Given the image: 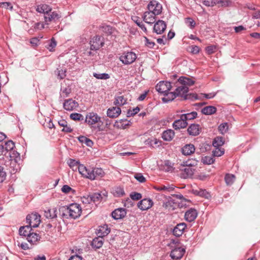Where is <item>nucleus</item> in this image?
I'll list each match as a JSON object with an SVG mask.
<instances>
[{
	"label": "nucleus",
	"mask_w": 260,
	"mask_h": 260,
	"mask_svg": "<svg viewBox=\"0 0 260 260\" xmlns=\"http://www.w3.org/2000/svg\"><path fill=\"white\" fill-rule=\"evenodd\" d=\"M59 212L63 218L76 219L80 216L82 210L79 204L74 203L69 206L60 207L59 208Z\"/></svg>",
	"instance_id": "nucleus-1"
},
{
	"label": "nucleus",
	"mask_w": 260,
	"mask_h": 260,
	"mask_svg": "<svg viewBox=\"0 0 260 260\" xmlns=\"http://www.w3.org/2000/svg\"><path fill=\"white\" fill-rule=\"evenodd\" d=\"M187 88L183 87L182 86H178L176 87L175 91L173 92L168 91L164 94L165 96L162 98V101L164 103H168L173 101L176 96H180L184 92H186Z\"/></svg>",
	"instance_id": "nucleus-2"
},
{
	"label": "nucleus",
	"mask_w": 260,
	"mask_h": 260,
	"mask_svg": "<svg viewBox=\"0 0 260 260\" xmlns=\"http://www.w3.org/2000/svg\"><path fill=\"white\" fill-rule=\"evenodd\" d=\"M85 172L83 173V177L89 179L91 180L96 179L97 178H101L104 176L105 173L101 168H95L89 169L86 167Z\"/></svg>",
	"instance_id": "nucleus-3"
},
{
	"label": "nucleus",
	"mask_w": 260,
	"mask_h": 260,
	"mask_svg": "<svg viewBox=\"0 0 260 260\" xmlns=\"http://www.w3.org/2000/svg\"><path fill=\"white\" fill-rule=\"evenodd\" d=\"M90 50H98L105 44L104 38L101 36H95L90 41Z\"/></svg>",
	"instance_id": "nucleus-4"
},
{
	"label": "nucleus",
	"mask_w": 260,
	"mask_h": 260,
	"mask_svg": "<svg viewBox=\"0 0 260 260\" xmlns=\"http://www.w3.org/2000/svg\"><path fill=\"white\" fill-rule=\"evenodd\" d=\"M26 220L31 228H37L41 222V216L37 213H32L26 216Z\"/></svg>",
	"instance_id": "nucleus-5"
},
{
	"label": "nucleus",
	"mask_w": 260,
	"mask_h": 260,
	"mask_svg": "<svg viewBox=\"0 0 260 260\" xmlns=\"http://www.w3.org/2000/svg\"><path fill=\"white\" fill-rule=\"evenodd\" d=\"M137 58L136 54L132 51L124 52L120 56V61L124 64H130Z\"/></svg>",
	"instance_id": "nucleus-6"
},
{
	"label": "nucleus",
	"mask_w": 260,
	"mask_h": 260,
	"mask_svg": "<svg viewBox=\"0 0 260 260\" xmlns=\"http://www.w3.org/2000/svg\"><path fill=\"white\" fill-rule=\"evenodd\" d=\"M68 164L73 171H76L78 170L79 173L82 176H83V173L85 172V166L83 165L80 164L79 161H76L73 159H70L68 161Z\"/></svg>",
	"instance_id": "nucleus-7"
},
{
	"label": "nucleus",
	"mask_w": 260,
	"mask_h": 260,
	"mask_svg": "<svg viewBox=\"0 0 260 260\" xmlns=\"http://www.w3.org/2000/svg\"><path fill=\"white\" fill-rule=\"evenodd\" d=\"M172 83L167 81H160L155 86L156 90L160 93L165 94L173 87Z\"/></svg>",
	"instance_id": "nucleus-8"
},
{
	"label": "nucleus",
	"mask_w": 260,
	"mask_h": 260,
	"mask_svg": "<svg viewBox=\"0 0 260 260\" xmlns=\"http://www.w3.org/2000/svg\"><path fill=\"white\" fill-rule=\"evenodd\" d=\"M148 9L154 15H158L162 12V6L158 2L152 1L148 5Z\"/></svg>",
	"instance_id": "nucleus-9"
},
{
	"label": "nucleus",
	"mask_w": 260,
	"mask_h": 260,
	"mask_svg": "<svg viewBox=\"0 0 260 260\" xmlns=\"http://www.w3.org/2000/svg\"><path fill=\"white\" fill-rule=\"evenodd\" d=\"M44 17L45 22L48 24L52 22H56L60 18V16L56 12H52L50 10L48 13H45Z\"/></svg>",
	"instance_id": "nucleus-10"
},
{
	"label": "nucleus",
	"mask_w": 260,
	"mask_h": 260,
	"mask_svg": "<svg viewBox=\"0 0 260 260\" xmlns=\"http://www.w3.org/2000/svg\"><path fill=\"white\" fill-rule=\"evenodd\" d=\"M153 205V202L150 199H144L138 203V207L142 211L147 210Z\"/></svg>",
	"instance_id": "nucleus-11"
},
{
	"label": "nucleus",
	"mask_w": 260,
	"mask_h": 260,
	"mask_svg": "<svg viewBox=\"0 0 260 260\" xmlns=\"http://www.w3.org/2000/svg\"><path fill=\"white\" fill-rule=\"evenodd\" d=\"M176 83L177 84L176 85V87L178 86H182L183 87L188 88L187 86L193 85L194 81L187 77H181L178 79Z\"/></svg>",
	"instance_id": "nucleus-12"
},
{
	"label": "nucleus",
	"mask_w": 260,
	"mask_h": 260,
	"mask_svg": "<svg viewBox=\"0 0 260 260\" xmlns=\"http://www.w3.org/2000/svg\"><path fill=\"white\" fill-rule=\"evenodd\" d=\"M101 121V117L96 113L90 112L86 115L85 122L89 125L94 124Z\"/></svg>",
	"instance_id": "nucleus-13"
},
{
	"label": "nucleus",
	"mask_w": 260,
	"mask_h": 260,
	"mask_svg": "<svg viewBox=\"0 0 260 260\" xmlns=\"http://www.w3.org/2000/svg\"><path fill=\"white\" fill-rule=\"evenodd\" d=\"M79 106L78 103L72 99H69L64 101L63 106L67 111H73L76 109Z\"/></svg>",
	"instance_id": "nucleus-14"
},
{
	"label": "nucleus",
	"mask_w": 260,
	"mask_h": 260,
	"mask_svg": "<svg viewBox=\"0 0 260 260\" xmlns=\"http://www.w3.org/2000/svg\"><path fill=\"white\" fill-rule=\"evenodd\" d=\"M167 24L161 20H158L154 24L153 26V31L157 34H161L166 30Z\"/></svg>",
	"instance_id": "nucleus-15"
},
{
	"label": "nucleus",
	"mask_w": 260,
	"mask_h": 260,
	"mask_svg": "<svg viewBox=\"0 0 260 260\" xmlns=\"http://www.w3.org/2000/svg\"><path fill=\"white\" fill-rule=\"evenodd\" d=\"M185 252V250L183 248H175L171 251L170 256L174 259H180L184 255Z\"/></svg>",
	"instance_id": "nucleus-16"
},
{
	"label": "nucleus",
	"mask_w": 260,
	"mask_h": 260,
	"mask_svg": "<svg viewBox=\"0 0 260 260\" xmlns=\"http://www.w3.org/2000/svg\"><path fill=\"white\" fill-rule=\"evenodd\" d=\"M188 123L184 119L182 118V115L180 116V119L176 120L173 123V127L176 129H180L186 127Z\"/></svg>",
	"instance_id": "nucleus-17"
},
{
	"label": "nucleus",
	"mask_w": 260,
	"mask_h": 260,
	"mask_svg": "<svg viewBox=\"0 0 260 260\" xmlns=\"http://www.w3.org/2000/svg\"><path fill=\"white\" fill-rule=\"evenodd\" d=\"M126 214L125 209L122 208H117L112 212V216L115 219H120L124 218Z\"/></svg>",
	"instance_id": "nucleus-18"
},
{
	"label": "nucleus",
	"mask_w": 260,
	"mask_h": 260,
	"mask_svg": "<svg viewBox=\"0 0 260 260\" xmlns=\"http://www.w3.org/2000/svg\"><path fill=\"white\" fill-rule=\"evenodd\" d=\"M201 128L198 124H191L187 128V132L189 135L196 136L200 134Z\"/></svg>",
	"instance_id": "nucleus-19"
},
{
	"label": "nucleus",
	"mask_w": 260,
	"mask_h": 260,
	"mask_svg": "<svg viewBox=\"0 0 260 260\" xmlns=\"http://www.w3.org/2000/svg\"><path fill=\"white\" fill-rule=\"evenodd\" d=\"M197 215V210L191 208L185 212L184 217L187 221L192 222L196 218Z\"/></svg>",
	"instance_id": "nucleus-20"
},
{
	"label": "nucleus",
	"mask_w": 260,
	"mask_h": 260,
	"mask_svg": "<svg viewBox=\"0 0 260 260\" xmlns=\"http://www.w3.org/2000/svg\"><path fill=\"white\" fill-rule=\"evenodd\" d=\"M186 227V225L184 222L177 224V225L173 229V235L176 237L181 236L183 234Z\"/></svg>",
	"instance_id": "nucleus-21"
},
{
	"label": "nucleus",
	"mask_w": 260,
	"mask_h": 260,
	"mask_svg": "<svg viewBox=\"0 0 260 260\" xmlns=\"http://www.w3.org/2000/svg\"><path fill=\"white\" fill-rule=\"evenodd\" d=\"M155 15L152 12H145L144 14L143 20L147 23L152 24L156 21Z\"/></svg>",
	"instance_id": "nucleus-22"
},
{
	"label": "nucleus",
	"mask_w": 260,
	"mask_h": 260,
	"mask_svg": "<svg viewBox=\"0 0 260 260\" xmlns=\"http://www.w3.org/2000/svg\"><path fill=\"white\" fill-rule=\"evenodd\" d=\"M121 109L118 107H113L107 110V116L110 118L117 117L121 113Z\"/></svg>",
	"instance_id": "nucleus-23"
},
{
	"label": "nucleus",
	"mask_w": 260,
	"mask_h": 260,
	"mask_svg": "<svg viewBox=\"0 0 260 260\" xmlns=\"http://www.w3.org/2000/svg\"><path fill=\"white\" fill-rule=\"evenodd\" d=\"M194 151L195 147L191 144H186L181 149V152L184 155H190L193 153Z\"/></svg>",
	"instance_id": "nucleus-24"
},
{
	"label": "nucleus",
	"mask_w": 260,
	"mask_h": 260,
	"mask_svg": "<svg viewBox=\"0 0 260 260\" xmlns=\"http://www.w3.org/2000/svg\"><path fill=\"white\" fill-rule=\"evenodd\" d=\"M130 122L126 119H120L117 120L114 124V126L117 128L125 129L129 126Z\"/></svg>",
	"instance_id": "nucleus-25"
},
{
	"label": "nucleus",
	"mask_w": 260,
	"mask_h": 260,
	"mask_svg": "<svg viewBox=\"0 0 260 260\" xmlns=\"http://www.w3.org/2000/svg\"><path fill=\"white\" fill-rule=\"evenodd\" d=\"M2 143L4 148V155H6L8 151H12L15 147L14 143L11 140L3 142Z\"/></svg>",
	"instance_id": "nucleus-26"
},
{
	"label": "nucleus",
	"mask_w": 260,
	"mask_h": 260,
	"mask_svg": "<svg viewBox=\"0 0 260 260\" xmlns=\"http://www.w3.org/2000/svg\"><path fill=\"white\" fill-rule=\"evenodd\" d=\"M103 238L99 236L98 237L95 238L93 239L91 242V245L92 248L95 249H99L102 247L103 245Z\"/></svg>",
	"instance_id": "nucleus-27"
},
{
	"label": "nucleus",
	"mask_w": 260,
	"mask_h": 260,
	"mask_svg": "<svg viewBox=\"0 0 260 260\" xmlns=\"http://www.w3.org/2000/svg\"><path fill=\"white\" fill-rule=\"evenodd\" d=\"M110 232V229L108 228L107 224H104L102 226H99L98 230V234L99 236L103 238L107 236Z\"/></svg>",
	"instance_id": "nucleus-28"
},
{
	"label": "nucleus",
	"mask_w": 260,
	"mask_h": 260,
	"mask_svg": "<svg viewBox=\"0 0 260 260\" xmlns=\"http://www.w3.org/2000/svg\"><path fill=\"white\" fill-rule=\"evenodd\" d=\"M175 136V133L172 129H168L163 132L162 139L166 141H170L173 139Z\"/></svg>",
	"instance_id": "nucleus-29"
},
{
	"label": "nucleus",
	"mask_w": 260,
	"mask_h": 260,
	"mask_svg": "<svg viewBox=\"0 0 260 260\" xmlns=\"http://www.w3.org/2000/svg\"><path fill=\"white\" fill-rule=\"evenodd\" d=\"M31 230L32 229L30 228V226L27 225L25 226H21L19 228V233L20 236L27 237L31 233Z\"/></svg>",
	"instance_id": "nucleus-30"
},
{
	"label": "nucleus",
	"mask_w": 260,
	"mask_h": 260,
	"mask_svg": "<svg viewBox=\"0 0 260 260\" xmlns=\"http://www.w3.org/2000/svg\"><path fill=\"white\" fill-rule=\"evenodd\" d=\"M188 91V88L186 92H184L182 94H181V97L183 98V100H190L191 101H194L198 99V95L195 93H190L187 94Z\"/></svg>",
	"instance_id": "nucleus-31"
},
{
	"label": "nucleus",
	"mask_w": 260,
	"mask_h": 260,
	"mask_svg": "<svg viewBox=\"0 0 260 260\" xmlns=\"http://www.w3.org/2000/svg\"><path fill=\"white\" fill-rule=\"evenodd\" d=\"M216 108L213 106H208L202 109V113L205 115H212L216 112Z\"/></svg>",
	"instance_id": "nucleus-32"
},
{
	"label": "nucleus",
	"mask_w": 260,
	"mask_h": 260,
	"mask_svg": "<svg viewBox=\"0 0 260 260\" xmlns=\"http://www.w3.org/2000/svg\"><path fill=\"white\" fill-rule=\"evenodd\" d=\"M194 170V169L189 167H186V168L182 170V177L184 178L191 177L193 175Z\"/></svg>",
	"instance_id": "nucleus-33"
},
{
	"label": "nucleus",
	"mask_w": 260,
	"mask_h": 260,
	"mask_svg": "<svg viewBox=\"0 0 260 260\" xmlns=\"http://www.w3.org/2000/svg\"><path fill=\"white\" fill-rule=\"evenodd\" d=\"M175 188L173 185H161L156 188L158 191H164L166 192H171L173 191Z\"/></svg>",
	"instance_id": "nucleus-34"
},
{
	"label": "nucleus",
	"mask_w": 260,
	"mask_h": 260,
	"mask_svg": "<svg viewBox=\"0 0 260 260\" xmlns=\"http://www.w3.org/2000/svg\"><path fill=\"white\" fill-rule=\"evenodd\" d=\"M78 139L80 142L85 144L87 146L92 147L93 145V143L92 141L85 136H79Z\"/></svg>",
	"instance_id": "nucleus-35"
},
{
	"label": "nucleus",
	"mask_w": 260,
	"mask_h": 260,
	"mask_svg": "<svg viewBox=\"0 0 260 260\" xmlns=\"http://www.w3.org/2000/svg\"><path fill=\"white\" fill-rule=\"evenodd\" d=\"M90 196L92 203L94 204L100 203L103 198L101 194L98 192L91 193Z\"/></svg>",
	"instance_id": "nucleus-36"
},
{
	"label": "nucleus",
	"mask_w": 260,
	"mask_h": 260,
	"mask_svg": "<svg viewBox=\"0 0 260 260\" xmlns=\"http://www.w3.org/2000/svg\"><path fill=\"white\" fill-rule=\"evenodd\" d=\"M40 238L39 235L36 233H30L27 237V240L30 243L34 244L36 242H37Z\"/></svg>",
	"instance_id": "nucleus-37"
},
{
	"label": "nucleus",
	"mask_w": 260,
	"mask_h": 260,
	"mask_svg": "<svg viewBox=\"0 0 260 260\" xmlns=\"http://www.w3.org/2000/svg\"><path fill=\"white\" fill-rule=\"evenodd\" d=\"M44 216L47 218H54L56 217V209L54 208L45 211Z\"/></svg>",
	"instance_id": "nucleus-38"
},
{
	"label": "nucleus",
	"mask_w": 260,
	"mask_h": 260,
	"mask_svg": "<svg viewBox=\"0 0 260 260\" xmlns=\"http://www.w3.org/2000/svg\"><path fill=\"white\" fill-rule=\"evenodd\" d=\"M71 92V88L69 86H61L60 96L63 98L67 97Z\"/></svg>",
	"instance_id": "nucleus-39"
},
{
	"label": "nucleus",
	"mask_w": 260,
	"mask_h": 260,
	"mask_svg": "<svg viewBox=\"0 0 260 260\" xmlns=\"http://www.w3.org/2000/svg\"><path fill=\"white\" fill-rule=\"evenodd\" d=\"M182 115V118H184L185 121L187 122V120H192L195 119L197 117V113L196 112H192L187 114H183Z\"/></svg>",
	"instance_id": "nucleus-40"
},
{
	"label": "nucleus",
	"mask_w": 260,
	"mask_h": 260,
	"mask_svg": "<svg viewBox=\"0 0 260 260\" xmlns=\"http://www.w3.org/2000/svg\"><path fill=\"white\" fill-rule=\"evenodd\" d=\"M224 141L221 137H216L213 141V146L214 147H219L224 144Z\"/></svg>",
	"instance_id": "nucleus-41"
},
{
	"label": "nucleus",
	"mask_w": 260,
	"mask_h": 260,
	"mask_svg": "<svg viewBox=\"0 0 260 260\" xmlns=\"http://www.w3.org/2000/svg\"><path fill=\"white\" fill-rule=\"evenodd\" d=\"M132 20L139 26L144 32L147 31V28L145 25L141 21L140 18L137 16H134L132 17Z\"/></svg>",
	"instance_id": "nucleus-42"
},
{
	"label": "nucleus",
	"mask_w": 260,
	"mask_h": 260,
	"mask_svg": "<svg viewBox=\"0 0 260 260\" xmlns=\"http://www.w3.org/2000/svg\"><path fill=\"white\" fill-rule=\"evenodd\" d=\"M224 180L228 185H231L234 182L235 176L233 174H227L225 176Z\"/></svg>",
	"instance_id": "nucleus-43"
},
{
	"label": "nucleus",
	"mask_w": 260,
	"mask_h": 260,
	"mask_svg": "<svg viewBox=\"0 0 260 260\" xmlns=\"http://www.w3.org/2000/svg\"><path fill=\"white\" fill-rule=\"evenodd\" d=\"M126 100L124 98L123 96H118L115 98L114 104L116 106H122L126 104Z\"/></svg>",
	"instance_id": "nucleus-44"
},
{
	"label": "nucleus",
	"mask_w": 260,
	"mask_h": 260,
	"mask_svg": "<svg viewBox=\"0 0 260 260\" xmlns=\"http://www.w3.org/2000/svg\"><path fill=\"white\" fill-rule=\"evenodd\" d=\"M50 10L51 9L47 5L38 6L37 8V11L39 13H44V16L45 13H48Z\"/></svg>",
	"instance_id": "nucleus-45"
},
{
	"label": "nucleus",
	"mask_w": 260,
	"mask_h": 260,
	"mask_svg": "<svg viewBox=\"0 0 260 260\" xmlns=\"http://www.w3.org/2000/svg\"><path fill=\"white\" fill-rule=\"evenodd\" d=\"M229 124L227 122H224L220 124L218 126V130L222 134H224L228 131Z\"/></svg>",
	"instance_id": "nucleus-46"
},
{
	"label": "nucleus",
	"mask_w": 260,
	"mask_h": 260,
	"mask_svg": "<svg viewBox=\"0 0 260 260\" xmlns=\"http://www.w3.org/2000/svg\"><path fill=\"white\" fill-rule=\"evenodd\" d=\"M101 28L102 31L107 35H111L114 30L113 27L110 25H103Z\"/></svg>",
	"instance_id": "nucleus-47"
},
{
	"label": "nucleus",
	"mask_w": 260,
	"mask_h": 260,
	"mask_svg": "<svg viewBox=\"0 0 260 260\" xmlns=\"http://www.w3.org/2000/svg\"><path fill=\"white\" fill-rule=\"evenodd\" d=\"M93 76L98 79L106 80L110 78V75L107 73H93Z\"/></svg>",
	"instance_id": "nucleus-48"
},
{
	"label": "nucleus",
	"mask_w": 260,
	"mask_h": 260,
	"mask_svg": "<svg viewBox=\"0 0 260 260\" xmlns=\"http://www.w3.org/2000/svg\"><path fill=\"white\" fill-rule=\"evenodd\" d=\"M198 161L196 159H188L185 162H183L184 167H193L198 164Z\"/></svg>",
	"instance_id": "nucleus-49"
},
{
	"label": "nucleus",
	"mask_w": 260,
	"mask_h": 260,
	"mask_svg": "<svg viewBox=\"0 0 260 260\" xmlns=\"http://www.w3.org/2000/svg\"><path fill=\"white\" fill-rule=\"evenodd\" d=\"M70 118L74 120L80 121L84 120L83 116L82 114L77 113L71 114L70 115Z\"/></svg>",
	"instance_id": "nucleus-50"
},
{
	"label": "nucleus",
	"mask_w": 260,
	"mask_h": 260,
	"mask_svg": "<svg viewBox=\"0 0 260 260\" xmlns=\"http://www.w3.org/2000/svg\"><path fill=\"white\" fill-rule=\"evenodd\" d=\"M66 69H57V75L58 78L62 79L66 76Z\"/></svg>",
	"instance_id": "nucleus-51"
},
{
	"label": "nucleus",
	"mask_w": 260,
	"mask_h": 260,
	"mask_svg": "<svg viewBox=\"0 0 260 260\" xmlns=\"http://www.w3.org/2000/svg\"><path fill=\"white\" fill-rule=\"evenodd\" d=\"M56 42L54 38H52L50 42L48 43L47 48L49 50V51H52V50L56 47Z\"/></svg>",
	"instance_id": "nucleus-52"
},
{
	"label": "nucleus",
	"mask_w": 260,
	"mask_h": 260,
	"mask_svg": "<svg viewBox=\"0 0 260 260\" xmlns=\"http://www.w3.org/2000/svg\"><path fill=\"white\" fill-rule=\"evenodd\" d=\"M215 160L211 156H206L202 158L203 164L207 165H211L214 162Z\"/></svg>",
	"instance_id": "nucleus-53"
},
{
	"label": "nucleus",
	"mask_w": 260,
	"mask_h": 260,
	"mask_svg": "<svg viewBox=\"0 0 260 260\" xmlns=\"http://www.w3.org/2000/svg\"><path fill=\"white\" fill-rule=\"evenodd\" d=\"M215 5L217 4L220 5L222 7H227L231 4L232 2L229 0H215Z\"/></svg>",
	"instance_id": "nucleus-54"
},
{
	"label": "nucleus",
	"mask_w": 260,
	"mask_h": 260,
	"mask_svg": "<svg viewBox=\"0 0 260 260\" xmlns=\"http://www.w3.org/2000/svg\"><path fill=\"white\" fill-rule=\"evenodd\" d=\"M130 198L132 200L138 201L142 198V194L140 193L132 192L130 194Z\"/></svg>",
	"instance_id": "nucleus-55"
},
{
	"label": "nucleus",
	"mask_w": 260,
	"mask_h": 260,
	"mask_svg": "<svg viewBox=\"0 0 260 260\" xmlns=\"http://www.w3.org/2000/svg\"><path fill=\"white\" fill-rule=\"evenodd\" d=\"M214 150H213V155L214 156H220L224 154V151L219 149V147H215Z\"/></svg>",
	"instance_id": "nucleus-56"
},
{
	"label": "nucleus",
	"mask_w": 260,
	"mask_h": 260,
	"mask_svg": "<svg viewBox=\"0 0 260 260\" xmlns=\"http://www.w3.org/2000/svg\"><path fill=\"white\" fill-rule=\"evenodd\" d=\"M185 22L186 24L191 28H193L196 25V22L191 18H187Z\"/></svg>",
	"instance_id": "nucleus-57"
},
{
	"label": "nucleus",
	"mask_w": 260,
	"mask_h": 260,
	"mask_svg": "<svg viewBox=\"0 0 260 260\" xmlns=\"http://www.w3.org/2000/svg\"><path fill=\"white\" fill-rule=\"evenodd\" d=\"M202 3L207 7H213L215 5V0H203Z\"/></svg>",
	"instance_id": "nucleus-58"
},
{
	"label": "nucleus",
	"mask_w": 260,
	"mask_h": 260,
	"mask_svg": "<svg viewBox=\"0 0 260 260\" xmlns=\"http://www.w3.org/2000/svg\"><path fill=\"white\" fill-rule=\"evenodd\" d=\"M0 8H4L7 9L12 10L13 6L9 2H2L0 3Z\"/></svg>",
	"instance_id": "nucleus-59"
},
{
	"label": "nucleus",
	"mask_w": 260,
	"mask_h": 260,
	"mask_svg": "<svg viewBox=\"0 0 260 260\" xmlns=\"http://www.w3.org/2000/svg\"><path fill=\"white\" fill-rule=\"evenodd\" d=\"M6 177V173L4 170V168L0 166V183L3 182Z\"/></svg>",
	"instance_id": "nucleus-60"
},
{
	"label": "nucleus",
	"mask_w": 260,
	"mask_h": 260,
	"mask_svg": "<svg viewBox=\"0 0 260 260\" xmlns=\"http://www.w3.org/2000/svg\"><path fill=\"white\" fill-rule=\"evenodd\" d=\"M90 194L83 196L81 198L82 202L83 204H91L92 203Z\"/></svg>",
	"instance_id": "nucleus-61"
},
{
	"label": "nucleus",
	"mask_w": 260,
	"mask_h": 260,
	"mask_svg": "<svg viewBox=\"0 0 260 260\" xmlns=\"http://www.w3.org/2000/svg\"><path fill=\"white\" fill-rule=\"evenodd\" d=\"M135 178L141 183H143L146 181L145 178L140 173L135 174Z\"/></svg>",
	"instance_id": "nucleus-62"
},
{
	"label": "nucleus",
	"mask_w": 260,
	"mask_h": 260,
	"mask_svg": "<svg viewBox=\"0 0 260 260\" xmlns=\"http://www.w3.org/2000/svg\"><path fill=\"white\" fill-rule=\"evenodd\" d=\"M115 193L118 197H122L124 194V191L121 187H116L115 190Z\"/></svg>",
	"instance_id": "nucleus-63"
},
{
	"label": "nucleus",
	"mask_w": 260,
	"mask_h": 260,
	"mask_svg": "<svg viewBox=\"0 0 260 260\" xmlns=\"http://www.w3.org/2000/svg\"><path fill=\"white\" fill-rule=\"evenodd\" d=\"M216 49V47L215 46L211 45L207 46L206 48V51H207L208 54H211L215 52Z\"/></svg>",
	"instance_id": "nucleus-64"
}]
</instances>
